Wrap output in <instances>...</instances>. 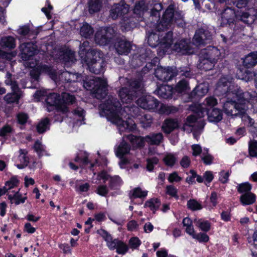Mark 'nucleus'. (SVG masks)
Listing matches in <instances>:
<instances>
[{
    "instance_id": "1",
    "label": "nucleus",
    "mask_w": 257,
    "mask_h": 257,
    "mask_svg": "<svg viewBox=\"0 0 257 257\" xmlns=\"http://www.w3.org/2000/svg\"><path fill=\"white\" fill-rule=\"evenodd\" d=\"M102 111L101 115H105L108 120L116 125L120 133L125 131L133 132L137 128V125L132 121H124L122 117L124 113L130 111L131 115H137L140 109L136 106L130 107L128 106L121 108V104L117 99L112 96H109L107 99L101 105Z\"/></svg>"
},
{
    "instance_id": "2",
    "label": "nucleus",
    "mask_w": 257,
    "mask_h": 257,
    "mask_svg": "<svg viewBox=\"0 0 257 257\" xmlns=\"http://www.w3.org/2000/svg\"><path fill=\"white\" fill-rule=\"evenodd\" d=\"M155 74L158 79L163 81H170L177 75L185 76L186 78H191L193 75L190 68L188 67H180L177 70L176 68L171 67L163 68L160 66L155 69Z\"/></svg>"
},
{
    "instance_id": "3",
    "label": "nucleus",
    "mask_w": 257,
    "mask_h": 257,
    "mask_svg": "<svg viewBox=\"0 0 257 257\" xmlns=\"http://www.w3.org/2000/svg\"><path fill=\"white\" fill-rule=\"evenodd\" d=\"M101 54L96 49L88 52L82 60L85 63L87 68L95 74H99L104 72V61L101 59Z\"/></svg>"
},
{
    "instance_id": "4",
    "label": "nucleus",
    "mask_w": 257,
    "mask_h": 257,
    "mask_svg": "<svg viewBox=\"0 0 257 257\" xmlns=\"http://www.w3.org/2000/svg\"><path fill=\"white\" fill-rule=\"evenodd\" d=\"M143 87V83L140 79L131 80L129 87H123L119 91V96L123 103H128L136 98Z\"/></svg>"
},
{
    "instance_id": "5",
    "label": "nucleus",
    "mask_w": 257,
    "mask_h": 257,
    "mask_svg": "<svg viewBox=\"0 0 257 257\" xmlns=\"http://www.w3.org/2000/svg\"><path fill=\"white\" fill-rule=\"evenodd\" d=\"M203 120L197 121V117L194 115H190L187 116L182 129L188 133L193 132V135L195 139L200 135L205 125Z\"/></svg>"
},
{
    "instance_id": "6",
    "label": "nucleus",
    "mask_w": 257,
    "mask_h": 257,
    "mask_svg": "<svg viewBox=\"0 0 257 257\" xmlns=\"http://www.w3.org/2000/svg\"><path fill=\"white\" fill-rule=\"evenodd\" d=\"M42 70L49 75L51 78L55 81H57L58 79L63 82H74L77 81L78 75L76 73L64 71L58 76L56 70L46 65L42 66Z\"/></svg>"
},
{
    "instance_id": "7",
    "label": "nucleus",
    "mask_w": 257,
    "mask_h": 257,
    "mask_svg": "<svg viewBox=\"0 0 257 257\" xmlns=\"http://www.w3.org/2000/svg\"><path fill=\"white\" fill-rule=\"evenodd\" d=\"M45 101L47 105L48 111H51L56 109V116L60 112H62L63 114L68 112L66 106L64 105H61L60 96L56 93H52L49 94Z\"/></svg>"
},
{
    "instance_id": "8",
    "label": "nucleus",
    "mask_w": 257,
    "mask_h": 257,
    "mask_svg": "<svg viewBox=\"0 0 257 257\" xmlns=\"http://www.w3.org/2000/svg\"><path fill=\"white\" fill-rule=\"evenodd\" d=\"M115 33V30L113 27L102 28L95 34V42L100 45H105L113 38Z\"/></svg>"
},
{
    "instance_id": "9",
    "label": "nucleus",
    "mask_w": 257,
    "mask_h": 257,
    "mask_svg": "<svg viewBox=\"0 0 257 257\" xmlns=\"http://www.w3.org/2000/svg\"><path fill=\"white\" fill-rule=\"evenodd\" d=\"M235 86L231 84L226 78H221L218 82L216 88V93L219 95L224 96V97L229 99L231 97H233L234 92H233Z\"/></svg>"
},
{
    "instance_id": "10",
    "label": "nucleus",
    "mask_w": 257,
    "mask_h": 257,
    "mask_svg": "<svg viewBox=\"0 0 257 257\" xmlns=\"http://www.w3.org/2000/svg\"><path fill=\"white\" fill-rule=\"evenodd\" d=\"M173 5H170L164 13L162 18L156 26L159 33L163 32L171 27L173 23Z\"/></svg>"
},
{
    "instance_id": "11",
    "label": "nucleus",
    "mask_w": 257,
    "mask_h": 257,
    "mask_svg": "<svg viewBox=\"0 0 257 257\" xmlns=\"http://www.w3.org/2000/svg\"><path fill=\"white\" fill-rule=\"evenodd\" d=\"M233 92H234L233 98L236 99V101H237V102L239 105L244 104L246 105V102H248L250 100L253 99L256 97L257 95V93L254 91L251 92H243L237 86H235V88L234 89Z\"/></svg>"
},
{
    "instance_id": "12",
    "label": "nucleus",
    "mask_w": 257,
    "mask_h": 257,
    "mask_svg": "<svg viewBox=\"0 0 257 257\" xmlns=\"http://www.w3.org/2000/svg\"><path fill=\"white\" fill-rule=\"evenodd\" d=\"M212 38L211 32L207 29L201 28L196 31L193 37V43L199 46L208 43Z\"/></svg>"
},
{
    "instance_id": "13",
    "label": "nucleus",
    "mask_w": 257,
    "mask_h": 257,
    "mask_svg": "<svg viewBox=\"0 0 257 257\" xmlns=\"http://www.w3.org/2000/svg\"><path fill=\"white\" fill-rule=\"evenodd\" d=\"M137 103L144 109L153 110L157 108L159 102L151 95H146L139 98L137 101Z\"/></svg>"
},
{
    "instance_id": "14",
    "label": "nucleus",
    "mask_w": 257,
    "mask_h": 257,
    "mask_svg": "<svg viewBox=\"0 0 257 257\" xmlns=\"http://www.w3.org/2000/svg\"><path fill=\"white\" fill-rule=\"evenodd\" d=\"M221 56V52L219 49L214 46H208L201 50L199 57L206 59H209L213 62H217Z\"/></svg>"
},
{
    "instance_id": "15",
    "label": "nucleus",
    "mask_w": 257,
    "mask_h": 257,
    "mask_svg": "<svg viewBox=\"0 0 257 257\" xmlns=\"http://www.w3.org/2000/svg\"><path fill=\"white\" fill-rule=\"evenodd\" d=\"M35 41L23 43L20 46L22 59L24 61L29 60L37 52V49L35 46Z\"/></svg>"
},
{
    "instance_id": "16",
    "label": "nucleus",
    "mask_w": 257,
    "mask_h": 257,
    "mask_svg": "<svg viewBox=\"0 0 257 257\" xmlns=\"http://www.w3.org/2000/svg\"><path fill=\"white\" fill-rule=\"evenodd\" d=\"M174 39L173 32L169 31L164 34H160V46L159 53L164 54L173 43Z\"/></svg>"
},
{
    "instance_id": "17",
    "label": "nucleus",
    "mask_w": 257,
    "mask_h": 257,
    "mask_svg": "<svg viewBox=\"0 0 257 257\" xmlns=\"http://www.w3.org/2000/svg\"><path fill=\"white\" fill-rule=\"evenodd\" d=\"M128 5L126 4H115L110 10L109 17L113 20H116L119 17L123 18L125 15H128Z\"/></svg>"
},
{
    "instance_id": "18",
    "label": "nucleus",
    "mask_w": 257,
    "mask_h": 257,
    "mask_svg": "<svg viewBox=\"0 0 257 257\" xmlns=\"http://www.w3.org/2000/svg\"><path fill=\"white\" fill-rule=\"evenodd\" d=\"M240 108L243 109V106H240L232 96L229 99L226 98L225 102H223V110L228 115L234 116L233 110L236 112Z\"/></svg>"
},
{
    "instance_id": "19",
    "label": "nucleus",
    "mask_w": 257,
    "mask_h": 257,
    "mask_svg": "<svg viewBox=\"0 0 257 257\" xmlns=\"http://www.w3.org/2000/svg\"><path fill=\"white\" fill-rule=\"evenodd\" d=\"M98 85L92 91L94 96L98 99L104 98L107 94L108 89L106 80L102 79L100 82H97Z\"/></svg>"
},
{
    "instance_id": "20",
    "label": "nucleus",
    "mask_w": 257,
    "mask_h": 257,
    "mask_svg": "<svg viewBox=\"0 0 257 257\" xmlns=\"http://www.w3.org/2000/svg\"><path fill=\"white\" fill-rule=\"evenodd\" d=\"M139 19L136 16L130 17L128 13V15H125L121 20L122 30L125 31H131L136 27Z\"/></svg>"
},
{
    "instance_id": "21",
    "label": "nucleus",
    "mask_w": 257,
    "mask_h": 257,
    "mask_svg": "<svg viewBox=\"0 0 257 257\" xmlns=\"http://www.w3.org/2000/svg\"><path fill=\"white\" fill-rule=\"evenodd\" d=\"M236 15L234 10L227 8L221 13V24L230 26L234 23Z\"/></svg>"
},
{
    "instance_id": "22",
    "label": "nucleus",
    "mask_w": 257,
    "mask_h": 257,
    "mask_svg": "<svg viewBox=\"0 0 257 257\" xmlns=\"http://www.w3.org/2000/svg\"><path fill=\"white\" fill-rule=\"evenodd\" d=\"M115 49L119 55H127L131 51V45L130 42L120 39L115 43Z\"/></svg>"
},
{
    "instance_id": "23",
    "label": "nucleus",
    "mask_w": 257,
    "mask_h": 257,
    "mask_svg": "<svg viewBox=\"0 0 257 257\" xmlns=\"http://www.w3.org/2000/svg\"><path fill=\"white\" fill-rule=\"evenodd\" d=\"M173 49L183 55L189 54L192 53L190 44L185 40H181L176 42Z\"/></svg>"
},
{
    "instance_id": "24",
    "label": "nucleus",
    "mask_w": 257,
    "mask_h": 257,
    "mask_svg": "<svg viewBox=\"0 0 257 257\" xmlns=\"http://www.w3.org/2000/svg\"><path fill=\"white\" fill-rule=\"evenodd\" d=\"M99 233L102 236L106 242L107 247L110 250H114L116 249L118 244L120 240L118 239H113L111 235L109 234L106 231L103 229H101L98 231Z\"/></svg>"
},
{
    "instance_id": "25",
    "label": "nucleus",
    "mask_w": 257,
    "mask_h": 257,
    "mask_svg": "<svg viewBox=\"0 0 257 257\" xmlns=\"http://www.w3.org/2000/svg\"><path fill=\"white\" fill-rule=\"evenodd\" d=\"M238 17L244 23L250 25L253 23L256 19V12L254 9H249L248 12L242 13Z\"/></svg>"
},
{
    "instance_id": "26",
    "label": "nucleus",
    "mask_w": 257,
    "mask_h": 257,
    "mask_svg": "<svg viewBox=\"0 0 257 257\" xmlns=\"http://www.w3.org/2000/svg\"><path fill=\"white\" fill-rule=\"evenodd\" d=\"M178 126L179 123L177 119L167 118L164 120L162 128L165 133L169 134Z\"/></svg>"
},
{
    "instance_id": "27",
    "label": "nucleus",
    "mask_w": 257,
    "mask_h": 257,
    "mask_svg": "<svg viewBox=\"0 0 257 257\" xmlns=\"http://www.w3.org/2000/svg\"><path fill=\"white\" fill-rule=\"evenodd\" d=\"M145 141L150 145H159L163 140L162 133H152L144 137Z\"/></svg>"
},
{
    "instance_id": "28",
    "label": "nucleus",
    "mask_w": 257,
    "mask_h": 257,
    "mask_svg": "<svg viewBox=\"0 0 257 257\" xmlns=\"http://www.w3.org/2000/svg\"><path fill=\"white\" fill-rule=\"evenodd\" d=\"M18 33L22 37L27 38L30 40H33L36 39L38 32L35 31H31L30 28L27 26H23L21 27L17 30Z\"/></svg>"
},
{
    "instance_id": "29",
    "label": "nucleus",
    "mask_w": 257,
    "mask_h": 257,
    "mask_svg": "<svg viewBox=\"0 0 257 257\" xmlns=\"http://www.w3.org/2000/svg\"><path fill=\"white\" fill-rule=\"evenodd\" d=\"M12 92L8 93L5 96L4 100L8 103H18L19 99L22 96V92L21 89L12 90Z\"/></svg>"
},
{
    "instance_id": "30",
    "label": "nucleus",
    "mask_w": 257,
    "mask_h": 257,
    "mask_svg": "<svg viewBox=\"0 0 257 257\" xmlns=\"http://www.w3.org/2000/svg\"><path fill=\"white\" fill-rule=\"evenodd\" d=\"M155 92L160 97L168 99L172 96V89L169 85H163L160 86Z\"/></svg>"
},
{
    "instance_id": "31",
    "label": "nucleus",
    "mask_w": 257,
    "mask_h": 257,
    "mask_svg": "<svg viewBox=\"0 0 257 257\" xmlns=\"http://www.w3.org/2000/svg\"><path fill=\"white\" fill-rule=\"evenodd\" d=\"M208 91V86L204 84H201L195 87L190 93V97L191 98L196 96L201 97L204 96Z\"/></svg>"
},
{
    "instance_id": "32",
    "label": "nucleus",
    "mask_w": 257,
    "mask_h": 257,
    "mask_svg": "<svg viewBox=\"0 0 257 257\" xmlns=\"http://www.w3.org/2000/svg\"><path fill=\"white\" fill-rule=\"evenodd\" d=\"M102 79L94 76H90L85 78L84 80L83 86L88 90L91 92L98 85L97 82H100Z\"/></svg>"
},
{
    "instance_id": "33",
    "label": "nucleus",
    "mask_w": 257,
    "mask_h": 257,
    "mask_svg": "<svg viewBox=\"0 0 257 257\" xmlns=\"http://www.w3.org/2000/svg\"><path fill=\"white\" fill-rule=\"evenodd\" d=\"M88 11L90 14L97 13L102 7V0H88Z\"/></svg>"
},
{
    "instance_id": "34",
    "label": "nucleus",
    "mask_w": 257,
    "mask_h": 257,
    "mask_svg": "<svg viewBox=\"0 0 257 257\" xmlns=\"http://www.w3.org/2000/svg\"><path fill=\"white\" fill-rule=\"evenodd\" d=\"M148 10V6L144 1H141L136 3L134 13L138 18L140 19L142 15Z\"/></svg>"
},
{
    "instance_id": "35",
    "label": "nucleus",
    "mask_w": 257,
    "mask_h": 257,
    "mask_svg": "<svg viewBox=\"0 0 257 257\" xmlns=\"http://www.w3.org/2000/svg\"><path fill=\"white\" fill-rule=\"evenodd\" d=\"M256 196L252 192L242 194L239 198V201L243 205L252 204L255 202Z\"/></svg>"
},
{
    "instance_id": "36",
    "label": "nucleus",
    "mask_w": 257,
    "mask_h": 257,
    "mask_svg": "<svg viewBox=\"0 0 257 257\" xmlns=\"http://www.w3.org/2000/svg\"><path fill=\"white\" fill-rule=\"evenodd\" d=\"M130 150V145L127 143L122 141L117 147L115 154L117 157L121 158L124 155L129 153Z\"/></svg>"
},
{
    "instance_id": "37",
    "label": "nucleus",
    "mask_w": 257,
    "mask_h": 257,
    "mask_svg": "<svg viewBox=\"0 0 257 257\" xmlns=\"http://www.w3.org/2000/svg\"><path fill=\"white\" fill-rule=\"evenodd\" d=\"M243 65L247 68L253 67L257 64V51L251 52L244 59Z\"/></svg>"
},
{
    "instance_id": "38",
    "label": "nucleus",
    "mask_w": 257,
    "mask_h": 257,
    "mask_svg": "<svg viewBox=\"0 0 257 257\" xmlns=\"http://www.w3.org/2000/svg\"><path fill=\"white\" fill-rule=\"evenodd\" d=\"M208 119L210 122H218L222 119L221 110L217 108H213L210 112H208Z\"/></svg>"
},
{
    "instance_id": "39",
    "label": "nucleus",
    "mask_w": 257,
    "mask_h": 257,
    "mask_svg": "<svg viewBox=\"0 0 257 257\" xmlns=\"http://www.w3.org/2000/svg\"><path fill=\"white\" fill-rule=\"evenodd\" d=\"M75 99V97L74 95H71L69 93L63 92L62 93V99H61V105L66 106L68 112V106L74 103Z\"/></svg>"
},
{
    "instance_id": "40",
    "label": "nucleus",
    "mask_w": 257,
    "mask_h": 257,
    "mask_svg": "<svg viewBox=\"0 0 257 257\" xmlns=\"http://www.w3.org/2000/svg\"><path fill=\"white\" fill-rule=\"evenodd\" d=\"M210 60L209 59L200 58L199 57L200 62L198 65L200 69L206 71L211 70L216 63Z\"/></svg>"
},
{
    "instance_id": "41",
    "label": "nucleus",
    "mask_w": 257,
    "mask_h": 257,
    "mask_svg": "<svg viewBox=\"0 0 257 257\" xmlns=\"http://www.w3.org/2000/svg\"><path fill=\"white\" fill-rule=\"evenodd\" d=\"M50 120L48 117L42 118L37 125V131L39 134H43L50 129Z\"/></svg>"
},
{
    "instance_id": "42",
    "label": "nucleus",
    "mask_w": 257,
    "mask_h": 257,
    "mask_svg": "<svg viewBox=\"0 0 257 257\" xmlns=\"http://www.w3.org/2000/svg\"><path fill=\"white\" fill-rule=\"evenodd\" d=\"M5 83L7 85L11 86L12 90H19L20 88L19 87L18 83L15 79V78L9 72L6 74Z\"/></svg>"
},
{
    "instance_id": "43",
    "label": "nucleus",
    "mask_w": 257,
    "mask_h": 257,
    "mask_svg": "<svg viewBox=\"0 0 257 257\" xmlns=\"http://www.w3.org/2000/svg\"><path fill=\"white\" fill-rule=\"evenodd\" d=\"M148 43L149 45L153 48L158 46H160V33H152L150 34L148 38Z\"/></svg>"
},
{
    "instance_id": "44",
    "label": "nucleus",
    "mask_w": 257,
    "mask_h": 257,
    "mask_svg": "<svg viewBox=\"0 0 257 257\" xmlns=\"http://www.w3.org/2000/svg\"><path fill=\"white\" fill-rule=\"evenodd\" d=\"M138 119L139 120L141 126L144 128L150 127L153 122L152 117L149 114L140 115L139 116Z\"/></svg>"
},
{
    "instance_id": "45",
    "label": "nucleus",
    "mask_w": 257,
    "mask_h": 257,
    "mask_svg": "<svg viewBox=\"0 0 257 257\" xmlns=\"http://www.w3.org/2000/svg\"><path fill=\"white\" fill-rule=\"evenodd\" d=\"M0 45L3 48L13 49L16 47L15 40L11 36L3 37L1 40Z\"/></svg>"
},
{
    "instance_id": "46",
    "label": "nucleus",
    "mask_w": 257,
    "mask_h": 257,
    "mask_svg": "<svg viewBox=\"0 0 257 257\" xmlns=\"http://www.w3.org/2000/svg\"><path fill=\"white\" fill-rule=\"evenodd\" d=\"M189 89L187 80L182 79L177 83L174 90L179 93H185Z\"/></svg>"
},
{
    "instance_id": "47",
    "label": "nucleus",
    "mask_w": 257,
    "mask_h": 257,
    "mask_svg": "<svg viewBox=\"0 0 257 257\" xmlns=\"http://www.w3.org/2000/svg\"><path fill=\"white\" fill-rule=\"evenodd\" d=\"M94 33L93 28L88 24H84L80 28V34L85 38H88L91 36Z\"/></svg>"
},
{
    "instance_id": "48",
    "label": "nucleus",
    "mask_w": 257,
    "mask_h": 257,
    "mask_svg": "<svg viewBox=\"0 0 257 257\" xmlns=\"http://www.w3.org/2000/svg\"><path fill=\"white\" fill-rule=\"evenodd\" d=\"M193 223L203 231H208L210 229V224L208 221L196 218L194 220Z\"/></svg>"
},
{
    "instance_id": "49",
    "label": "nucleus",
    "mask_w": 257,
    "mask_h": 257,
    "mask_svg": "<svg viewBox=\"0 0 257 257\" xmlns=\"http://www.w3.org/2000/svg\"><path fill=\"white\" fill-rule=\"evenodd\" d=\"M127 139L136 147H142L144 145V143L146 142L144 137H137L133 135H128Z\"/></svg>"
},
{
    "instance_id": "50",
    "label": "nucleus",
    "mask_w": 257,
    "mask_h": 257,
    "mask_svg": "<svg viewBox=\"0 0 257 257\" xmlns=\"http://www.w3.org/2000/svg\"><path fill=\"white\" fill-rule=\"evenodd\" d=\"M161 201L158 198H152L146 202L145 207H148L154 213L159 208Z\"/></svg>"
},
{
    "instance_id": "51",
    "label": "nucleus",
    "mask_w": 257,
    "mask_h": 257,
    "mask_svg": "<svg viewBox=\"0 0 257 257\" xmlns=\"http://www.w3.org/2000/svg\"><path fill=\"white\" fill-rule=\"evenodd\" d=\"M26 198V197L22 198V195L19 191L16 192L14 195L11 194L8 195V199L11 201V203H14L16 205L24 203Z\"/></svg>"
},
{
    "instance_id": "52",
    "label": "nucleus",
    "mask_w": 257,
    "mask_h": 257,
    "mask_svg": "<svg viewBox=\"0 0 257 257\" xmlns=\"http://www.w3.org/2000/svg\"><path fill=\"white\" fill-rule=\"evenodd\" d=\"M14 132V129L10 124H6L0 128V137L7 138Z\"/></svg>"
},
{
    "instance_id": "53",
    "label": "nucleus",
    "mask_w": 257,
    "mask_h": 257,
    "mask_svg": "<svg viewBox=\"0 0 257 257\" xmlns=\"http://www.w3.org/2000/svg\"><path fill=\"white\" fill-rule=\"evenodd\" d=\"M163 9V6L161 3H156L154 4L151 11V17L155 18V21L160 17V12Z\"/></svg>"
},
{
    "instance_id": "54",
    "label": "nucleus",
    "mask_w": 257,
    "mask_h": 257,
    "mask_svg": "<svg viewBox=\"0 0 257 257\" xmlns=\"http://www.w3.org/2000/svg\"><path fill=\"white\" fill-rule=\"evenodd\" d=\"M201 159L205 165H209L213 163L214 158L208 153L207 149H204L201 156Z\"/></svg>"
},
{
    "instance_id": "55",
    "label": "nucleus",
    "mask_w": 257,
    "mask_h": 257,
    "mask_svg": "<svg viewBox=\"0 0 257 257\" xmlns=\"http://www.w3.org/2000/svg\"><path fill=\"white\" fill-rule=\"evenodd\" d=\"M122 180L118 176L111 177L109 180V187L111 189H116L121 185Z\"/></svg>"
},
{
    "instance_id": "56",
    "label": "nucleus",
    "mask_w": 257,
    "mask_h": 257,
    "mask_svg": "<svg viewBox=\"0 0 257 257\" xmlns=\"http://www.w3.org/2000/svg\"><path fill=\"white\" fill-rule=\"evenodd\" d=\"M252 188L251 185L248 182H245L239 184L237 186V191L242 194L251 192L250 190Z\"/></svg>"
},
{
    "instance_id": "57",
    "label": "nucleus",
    "mask_w": 257,
    "mask_h": 257,
    "mask_svg": "<svg viewBox=\"0 0 257 257\" xmlns=\"http://www.w3.org/2000/svg\"><path fill=\"white\" fill-rule=\"evenodd\" d=\"M163 161L166 165L172 167L174 165L177 161V158L174 154H167L164 157Z\"/></svg>"
},
{
    "instance_id": "58",
    "label": "nucleus",
    "mask_w": 257,
    "mask_h": 257,
    "mask_svg": "<svg viewBox=\"0 0 257 257\" xmlns=\"http://www.w3.org/2000/svg\"><path fill=\"white\" fill-rule=\"evenodd\" d=\"M243 106V109L240 108L238 109L237 110V112L234 113L235 116H239L240 118H241L242 121L244 122V123L245 122L246 120L249 118L250 117L249 115H247V113H245V111L246 108V106L244 105V104H241L240 106Z\"/></svg>"
},
{
    "instance_id": "59",
    "label": "nucleus",
    "mask_w": 257,
    "mask_h": 257,
    "mask_svg": "<svg viewBox=\"0 0 257 257\" xmlns=\"http://www.w3.org/2000/svg\"><path fill=\"white\" fill-rule=\"evenodd\" d=\"M187 206L188 208L193 211L200 210L202 208L201 204L195 199H190L188 200Z\"/></svg>"
},
{
    "instance_id": "60",
    "label": "nucleus",
    "mask_w": 257,
    "mask_h": 257,
    "mask_svg": "<svg viewBox=\"0 0 257 257\" xmlns=\"http://www.w3.org/2000/svg\"><path fill=\"white\" fill-rule=\"evenodd\" d=\"M248 152L251 157H257V141L253 140L249 142Z\"/></svg>"
},
{
    "instance_id": "61",
    "label": "nucleus",
    "mask_w": 257,
    "mask_h": 257,
    "mask_svg": "<svg viewBox=\"0 0 257 257\" xmlns=\"http://www.w3.org/2000/svg\"><path fill=\"white\" fill-rule=\"evenodd\" d=\"M89 47V42L87 41H84L80 45V50L79 54L81 56H83V58L86 55L88 52H90L92 49H87Z\"/></svg>"
},
{
    "instance_id": "62",
    "label": "nucleus",
    "mask_w": 257,
    "mask_h": 257,
    "mask_svg": "<svg viewBox=\"0 0 257 257\" xmlns=\"http://www.w3.org/2000/svg\"><path fill=\"white\" fill-rule=\"evenodd\" d=\"M17 122L21 125L25 124L29 119V115L25 112H19L16 116Z\"/></svg>"
},
{
    "instance_id": "63",
    "label": "nucleus",
    "mask_w": 257,
    "mask_h": 257,
    "mask_svg": "<svg viewBox=\"0 0 257 257\" xmlns=\"http://www.w3.org/2000/svg\"><path fill=\"white\" fill-rule=\"evenodd\" d=\"M159 159L157 157H153L149 158L147 160V166L146 168L148 171H152L154 165H157L158 163Z\"/></svg>"
},
{
    "instance_id": "64",
    "label": "nucleus",
    "mask_w": 257,
    "mask_h": 257,
    "mask_svg": "<svg viewBox=\"0 0 257 257\" xmlns=\"http://www.w3.org/2000/svg\"><path fill=\"white\" fill-rule=\"evenodd\" d=\"M118 242L119 243L116 248V252L118 254H125L128 250L127 245L121 240Z\"/></svg>"
}]
</instances>
